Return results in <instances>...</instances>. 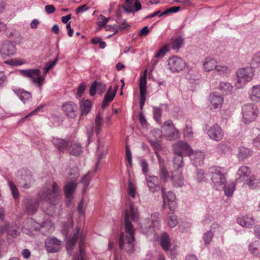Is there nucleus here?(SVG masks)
Instances as JSON below:
<instances>
[{"mask_svg": "<svg viewBox=\"0 0 260 260\" xmlns=\"http://www.w3.org/2000/svg\"><path fill=\"white\" fill-rule=\"evenodd\" d=\"M164 136L168 140L172 141L176 140L179 137V132L175 126H172L170 128H166L163 129Z\"/></svg>", "mask_w": 260, "mask_h": 260, "instance_id": "412c9836", "label": "nucleus"}, {"mask_svg": "<svg viewBox=\"0 0 260 260\" xmlns=\"http://www.w3.org/2000/svg\"><path fill=\"white\" fill-rule=\"evenodd\" d=\"M153 109L154 118L155 120H156L158 122L160 119V118L162 114L161 109L159 107H154Z\"/></svg>", "mask_w": 260, "mask_h": 260, "instance_id": "bf43d9fd", "label": "nucleus"}, {"mask_svg": "<svg viewBox=\"0 0 260 260\" xmlns=\"http://www.w3.org/2000/svg\"><path fill=\"white\" fill-rule=\"evenodd\" d=\"M60 189L56 182H53L52 188H45L39 193L41 200L48 202L51 204H55L60 196Z\"/></svg>", "mask_w": 260, "mask_h": 260, "instance_id": "f03ea898", "label": "nucleus"}, {"mask_svg": "<svg viewBox=\"0 0 260 260\" xmlns=\"http://www.w3.org/2000/svg\"><path fill=\"white\" fill-rule=\"evenodd\" d=\"M79 240V250L81 254V260H83L82 254L83 253V246L85 241V236L80 232V228L77 227L74 231L72 237H69L66 243V248L69 254L71 255V251L76 244V241Z\"/></svg>", "mask_w": 260, "mask_h": 260, "instance_id": "20e7f679", "label": "nucleus"}, {"mask_svg": "<svg viewBox=\"0 0 260 260\" xmlns=\"http://www.w3.org/2000/svg\"><path fill=\"white\" fill-rule=\"evenodd\" d=\"M207 134L211 139L216 141H221L224 136L223 131L217 124H214L210 126Z\"/></svg>", "mask_w": 260, "mask_h": 260, "instance_id": "9d476101", "label": "nucleus"}, {"mask_svg": "<svg viewBox=\"0 0 260 260\" xmlns=\"http://www.w3.org/2000/svg\"><path fill=\"white\" fill-rule=\"evenodd\" d=\"M249 249L253 254L256 255L258 252V249L256 247V243H250L249 246Z\"/></svg>", "mask_w": 260, "mask_h": 260, "instance_id": "69168bd1", "label": "nucleus"}, {"mask_svg": "<svg viewBox=\"0 0 260 260\" xmlns=\"http://www.w3.org/2000/svg\"><path fill=\"white\" fill-rule=\"evenodd\" d=\"M54 228L50 220H46L40 224V231L44 235L52 233Z\"/></svg>", "mask_w": 260, "mask_h": 260, "instance_id": "c85d7f7f", "label": "nucleus"}, {"mask_svg": "<svg viewBox=\"0 0 260 260\" xmlns=\"http://www.w3.org/2000/svg\"><path fill=\"white\" fill-rule=\"evenodd\" d=\"M45 247L49 252H56L61 248L60 241L55 237L48 238L45 241Z\"/></svg>", "mask_w": 260, "mask_h": 260, "instance_id": "f8f14e48", "label": "nucleus"}, {"mask_svg": "<svg viewBox=\"0 0 260 260\" xmlns=\"http://www.w3.org/2000/svg\"><path fill=\"white\" fill-rule=\"evenodd\" d=\"M13 91L17 94L21 101L24 103L26 101L30 99L31 97V93L25 90L16 89H14Z\"/></svg>", "mask_w": 260, "mask_h": 260, "instance_id": "f704fd0d", "label": "nucleus"}, {"mask_svg": "<svg viewBox=\"0 0 260 260\" xmlns=\"http://www.w3.org/2000/svg\"><path fill=\"white\" fill-rule=\"evenodd\" d=\"M208 173L211 176L213 187L220 189L226 183L225 174L222 168L218 166H212L209 169Z\"/></svg>", "mask_w": 260, "mask_h": 260, "instance_id": "7ed1b4c3", "label": "nucleus"}, {"mask_svg": "<svg viewBox=\"0 0 260 260\" xmlns=\"http://www.w3.org/2000/svg\"><path fill=\"white\" fill-rule=\"evenodd\" d=\"M129 202V209H127L125 212L124 220L125 219V215L127 213L128 215V219H129V216L134 221H137L139 218V213L138 211L137 207L134 205V203L132 201ZM130 221V220H129Z\"/></svg>", "mask_w": 260, "mask_h": 260, "instance_id": "6ab92c4d", "label": "nucleus"}, {"mask_svg": "<svg viewBox=\"0 0 260 260\" xmlns=\"http://www.w3.org/2000/svg\"><path fill=\"white\" fill-rule=\"evenodd\" d=\"M159 176L161 181L166 182L169 178L170 175L168 171L163 164L160 162Z\"/></svg>", "mask_w": 260, "mask_h": 260, "instance_id": "72a5a7b5", "label": "nucleus"}, {"mask_svg": "<svg viewBox=\"0 0 260 260\" xmlns=\"http://www.w3.org/2000/svg\"><path fill=\"white\" fill-rule=\"evenodd\" d=\"M92 175L90 172H88L84 175L81 180V183L83 184V191L85 192L88 185H89Z\"/></svg>", "mask_w": 260, "mask_h": 260, "instance_id": "ea45409f", "label": "nucleus"}, {"mask_svg": "<svg viewBox=\"0 0 260 260\" xmlns=\"http://www.w3.org/2000/svg\"><path fill=\"white\" fill-rule=\"evenodd\" d=\"M183 43V39L179 37L175 39L172 42V48L174 50L179 49Z\"/></svg>", "mask_w": 260, "mask_h": 260, "instance_id": "3c124183", "label": "nucleus"}, {"mask_svg": "<svg viewBox=\"0 0 260 260\" xmlns=\"http://www.w3.org/2000/svg\"><path fill=\"white\" fill-rule=\"evenodd\" d=\"M159 213H153L151 214V219H145L141 223L142 229L146 233H151L153 231L155 227L159 225Z\"/></svg>", "mask_w": 260, "mask_h": 260, "instance_id": "0eeeda50", "label": "nucleus"}, {"mask_svg": "<svg viewBox=\"0 0 260 260\" xmlns=\"http://www.w3.org/2000/svg\"><path fill=\"white\" fill-rule=\"evenodd\" d=\"M160 243L165 251H168L170 249L171 241L169 235L167 233H164L161 235Z\"/></svg>", "mask_w": 260, "mask_h": 260, "instance_id": "c756f323", "label": "nucleus"}, {"mask_svg": "<svg viewBox=\"0 0 260 260\" xmlns=\"http://www.w3.org/2000/svg\"><path fill=\"white\" fill-rule=\"evenodd\" d=\"M118 87V85H116L113 91L111 86L108 89L107 93L104 96L102 103V107L103 109H105L108 106V103L111 102L114 99L116 94Z\"/></svg>", "mask_w": 260, "mask_h": 260, "instance_id": "aec40b11", "label": "nucleus"}, {"mask_svg": "<svg viewBox=\"0 0 260 260\" xmlns=\"http://www.w3.org/2000/svg\"><path fill=\"white\" fill-rule=\"evenodd\" d=\"M209 101L214 109L220 108L223 101L222 96L215 92L210 94Z\"/></svg>", "mask_w": 260, "mask_h": 260, "instance_id": "5701e85b", "label": "nucleus"}, {"mask_svg": "<svg viewBox=\"0 0 260 260\" xmlns=\"http://www.w3.org/2000/svg\"><path fill=\"white\" fill-rule=\"evenodd\" d=\"M252 64L255 67H258L260 64V52L254 54L252 58Z\"/></svg>", "mask_w": 260, "mask_h": 260, "instance_id": "0e129e2a", "label": "nucleus"}, {"mask_svg": "<svg viewBox=\"0 0 260 260\" xmlns=\"http://www.w3.org/2000/svg\"><path fill=\"white\" fill-rule=\"evenodd\" d=\"M52 142L53 145L60 151H63L67 149V146L69 145V141L64 139L58 138H53Z\"/></svg>", "mask_w": 260, "mask_h": 260, "instance_id": "393cba45", "label": "nucleus"}, {"mask_svg": "<svg viewBox=\"0 0 260 260\" xmlns=\"http://www.w3.org/2000/svg\"><path fill=\"white\" fill-rule=\"evenodd\" d=\"M9 185L13 197L15 199H17L19 196V193L16 185L11 181H9Z\"/></svg>", "mask_w": 260, "mask_h": 260, "instance_id": "5fc2aeb1", "label": "nucleus"}, {"mask_svg": "<svg viewBox=\"0 0 260 260\" xmlns=\"http://www.w3.org/2000/svg\"><path fill=\"white\" fill-rule=\"evenodd\" d=\"M173 151L174 154L183 155V153L186 152L189 153L191 151V149L186 142L179 141L173 145Z\"/></svg>", "mask_w": 260, "mask_h": 260, "instance_id": "ddd939ff", "label": "nucleus"}, {"mask_svg": "<svg viewBox=\"0 0 260 260\" xmlns=\"http://www.w3.org/2000/svg\"><path fill=\"white\" fill-rule=\"evenodd\" d=\"M62 226H63V230H62L63 234L66 237H67L69 234V230L72 229L73 227V222H72V221H71L69 223H66V222H63L62 223Z\"/></svg>", "mask_w": 260, "mask_h": 260, "instance_id": "6e6d98bb", "label": "nucleus"}, {"mask_svg": "<svg viewBox=\"0 0 260 260\" xmlns=\"http://www.w3.org/2000/svg\"><path fill=\"white\" fill-rule=\"evenodd\" d=\"M91 105L92 104L90 100L81 101L80 102L81 114L87 115L91 110Z\"/></svg>", "mask_w": 260, "mask_h": 260, "instance_id": "c9c22d12", "label": "nucleus"}, {"mask_svg": "<svg viewBox=\"0 0 260 260\" xmlns=\"http://www.w3.org/2000/svg\"><path fill=\"white\" fill-rule=\"evenodd\" d=\"M242 113L244 122L249 123L254 121L257 116L258 108L254 104H246L242 108Z\"/></svg>", "mask_w": 260, "mask_h": 260, "instance_id": "423d86ee", "label": "nucleus"}, {"mask_svg": "<svg viewBox=\"0 0 260 260\" xmlns=\"http://www.w3.org/2000/svg\"><path fill=\"white\" fill-rule=\"evenodd\" d=\"M191 161L196 167L200 166L203 164L205 157L204 154L201 151H190L188 153Z\"/></svg>", "mask_w": 260, "mask_h": 260, "instance_id": "2eb2a0df", "label": "nucleus"}, {"mask_svg": "<svg viewBox=\"0 0 260 260\" xmlns=\"http://www.w3.org/2000/svg\"><path fill=\"white\" fill-rule=\"evenodd\" d=\"M238 156L239 159L242 160L250 156L252 154V151L246 147H241L239 149Z\"/></svg>", "mask_w": 260, "mask_h": 260, "instance_id": "473e14b6", "label": "nucleus"}, {"mask_svg": "<svg viewBox=\"0 0 260 260\" xmlns=\"http://www.w3.org/2000/svg\"><path fill=\"white\" fill-rule=\"evenodd\" d=\"M32 179L29 175L25 176L24 178H22L21 180L19 181L21 186L24 188H29L31 186Z\"/></svg>", "mask_w": 260, "mask_h": 260, "instance_id": "79ce46f5", "label": "nucleus"}, {"mask_svg": "<svg viewBox=\"0 0 260 260\" xmlns=\"http://www.w3.org/2000/svg\"><path fill=\"white\" fill-rule=\"evenodd\" d=\"M219 89L223 94L228 95L232 93L233 86L229 82H221L219 84Z\"/></svg>", "mask_w": 260, "mask_h": 260, "instance_id": "2f4dec72", "label": "nucleus"}, {"mask_svg": "<svg viewBox=\"0 0 260 260\" xmlns=\"http://www.w3.org/2000/svg\"><path fill=\"white\" fill-rule=\"evenodd\" d=\"M245 184H246L251 189L259 187L260 178H258L253 175L250 176L246 179V183Z\"/></svg>", "mask_w": 260, "mask_h": 260, "instance_id": "7c9ffc66", "label": "nucleus"}, {"mask_svg": "<svg viewBox=\"0 0 260 260\" xmlns=\"http://www.w3.org/2000/svg\"><path fill=\"white\" fill-rule=\"evenodd\" d=\"M169 51V49L167 45H165L160 49L159 51L155 55V58H161L163 57L167 52Z\"/></svg>", "mask_w": 260, "mask_h": 260, "instance_id": "13d9d810", "label": "nucleus"}, {"mask_svg": "<svg viewBox=\"0 0 260 260\" xmlns=\"http://www.w3.org/2000/svg\"><path fill=\"white\" fill-rule=\"evenodd\" d=\"M220 188H223L224 193L226 196L230 197L233 194L235 189V184L233 182L226 185L225 184L222 187H220Z\"/></svg>", "mask_w": 260, "mask_h": 260, "instance_id": "a18cd8bd", "label": "nucleus"}, {"mask_svg": "<svg viewBox=\"0 0 260 260\" xmlns=\"http://www.w3.org/2000/svg\"><path fill=\"white\" fill-rule=\"evenodd\" d=\"M169 69L172 72H179L182 71L185 67V61L181 57L173 56L170 57L167 60Z\"/></svg>", "mask_w": 260, "mask_h": 260, "instance_id": "1a4fd4ad", "label": "nucleus"}, {"mask_svg": "<svg viewBox=\"0 0 260 260\" xmlns=\"http://www.w3.org/2000/svg\"><path fill=\"white\" fill-rule=\"evenodd\" d=\"M168 224L171 228L175 227L178 223V220L177 216L174 214L172 212H171L168 214Z\"/></svg>", "mask_w": 260, "mask_h": 260, "instance_id": "de8ad7c7", "label": "nucleus"}, {"mask_svg": "<svg viewBox=\"0 0 260 260\" xmlns=\"http://www.w3.org/2000/svg\"><path fill=\"white\" fill-rule=\"evenodd\" d=\"M79 176V174L78 169L76 167L73 168L70 170L68 179L74 181L75 182Z\"/></svg>", "mask_w": 260, "mask_h": 260, "instance_id": "8fccbe9b", "label": "nucleus"}, {"mask_svg": "<svg viewBox=\"0 0 260 260\" xmlns=\"http://www.w3.org/2000/svg\"><path fill=\"white\" fill-rule=\"evenodd\" d=\"M216 65V60L211 57H206L203 61V69L206 72H207L215 69Z\"/></svg>", "mask_w": 260, "mask_h": 260, "instance_id": "b1692460", "label": "nucleus"}, {"mask_svg": "<svg viewBox=\"0 0 260 260\" xmlns=\"http://www.w3.org/2000/svg\"><path fill=\"white\" fill-rule=\"evenodd\" d=\"M128 194L133 198L135 197L136 189L133 183H132L130 181L128 182Z\"/></svg>", "mask_w": 260, "mask_h": 260, "instance_id": "680f3d73", "label": "nucleus"}, {"mask_svg": "<svg viewBox=\"0 0 260 260\" xmlns=\"http://www.w3.org/2000/svg\"><path fill=\"white\" fill-rule=\"evenodd\" d=\"M16 49L15 45L9 41H5L0 46V53L5 56H11L15 54Z\"/></svg>", "mask_w": 260, "mask_h": 260, "instance_id": "9b49d317", "label": "nucleus"}, {"mask_svg": "<svg viewBox=\"0 0 260 260\" xmlns=\"http://www.w3.org/2000/svg\"><path fill=\"white\" fill-rule=\"evenodd\" d=\"M76 187L77 184L74 181L68 182L64 186L66 197L68 199L71 198Z\"/></svg>", "mask_w": 260, "mask_h": 260, "instance_id": "cd10ccee", "label": "nucleus"}, {"mask_svg": "<svg viewBox=\"0 0 260 260\" xmlns=\"http://www.w3.org/2000/svg\"><path fill=\"white\" fill-rule=\"evenodd\" d=\"M237 222L242 226L249 228L254 224V220L252 216H244L237 219Z\"/></svg>", "mask_w": 260, "mask_h": 260, "instance_id": "bb28decb", "label": "nucleus"}, {"mask_svg": "<svg viewBox=\"0 0 260 260\" xmlns=\"http://www.w3.org/2000/svg\"><path fill=\"white\" fill-rule=\"evenodd\" d=\"M20 73L22 76L29 78L39 87L41 86L44 79L41 76L40 70L38 69L23 70L20 71Z\"/></svg>", "mask_w": 260, "mask_h": 260, "instance_id": "6e6552de", "label": "nucleus"}, {"mask_svg": "<svg viewBox=\"0 0 260 260\" xmlns=\"http://www.w3.org/2000/svg\"><path fill=\"white\" fill-rule=\"evenodd\" d=\"M171 180L174 187L182 186L184 184V178L181 172L175 170L172 172Z\"/></svg>", "mask_w": 260, "mask_h": 260, "instance_id": "4be33fe9", "label": "nucleus"}, {"mask_svg": "<svg viewBox=\"0 0 260 260\" xmlns=\"http://www.w3.org/2000/svg\"><path fill=\"white\" fill-rule=\"evenodd\" d=\"M196 179L198 182H202L206 181L205 173L203 170H197L196 173Z\"/></svg>", "mask_w": 260, "mask_h": 260, "instance_id": "864d4df0", "label": "nucleus"}, {"mask_svg": "<svg viewBox=\"0 0 260 260\" xmlns=\"http://www.w3.org/2000/svg\"><path fill=\"white\" fill-rule=\"evenodd\" d=\"M230 149V147L222 143L217 144L215 148L216 152L220 154L225 153L226 151H229Z\"/></svg>", "mask_w": 260, "mask_h": 260, "instance_id": "09e8293b", "label": "nucleus"}, {"mask_svg": "<svg viewBox=\"0 0 260 260\" xmlns=\"http://www.w3.org/2000/svg\"><path fill=\"white\" fill-rule=\"evenodd\" d=\"M215 71L217 74L221 76H226L231 72V70L226 66L216 65Z\"/></svg>", "mask_w": 260, "mask_h": 260, "instance_id": "4c0bfd02", "label": "nucleus"}, {"mask_svg": "<svg viewBox=\"0 0 260 260\" xmlns=\"http://www.w3.org/2000/svg\"><path fill=\"white\" fill-rule=\"evenodd\" d=\"M85 85L84 83L80 84L78 88V92H77V96L78 97H81L82 95L85 91Z\"/></svg>", "mask_w": 260, "mask_h": 260, "instance_id": "338daca9", "label": "nucleus"}, {"mask_svg": "<svg viewBox=\"0 0 260 260\" xmlns=\"http://www.w3.org/2000/svg\"><path fill=\"white\" fill-rule=\"evenodd\" d=\"M173 161L174 168L175 169L179 170L180 168H182L184 166L182 155L174 154Z\"/></svg>", "mask_w": 260, "mask_h": 260, "instance_id": "e433bc0d", "label": "nucleus"}, {"mask_svg": "<svg viewBox=\"0 0 260 260\" xmlns=\"http://www.w3.org/2000/svg\"><path fill=\"white\" fill-rule=\"evenodd\" d=\"M125 230L127 234L125 235L123 233L120 234L118 241L119 247L121 250L125 251L130 254L134 252L135 249L134 228L131 221L128 219V215L127 213L125 219Z\"/></svg>", "mask_w": 260, "mask_h": 260, "instance_id": "f257e3e1", "label": "nucleus"}, {"mask_svg": "<svg viewBox=\"0 0 260 260\" xmlns=\"http://www.w3.org/2000/svg\"><path fill=\"white\" fill-rule=\"evenodd\" d=\"M146 179L147 185L151 192H157L163 188L159 185V180L157 176L146 175Z\"/></svg>", "mask_w": 260, "mask_h": 260, "instance_id": "4468645a", "label": "nucleus"}, {"mask_svg": "<svg viewBox=\"0 0 260 260\" xmlns=\"http://www.w3.org/2000/svg\"><path fill=\"white\" fill-rule=\"evenodd\" d=\"M62 109L67 115L72 118H75L77 113V106L75 104L68 102L62 106Z\"/></svg>", "mask_w": 260, "mask_h": 260, "instance_id": "a211bd4d", "label": "nucleus"}, {"mask_svg": "<svg viewBox=\"0 0 260 260\" xmlns=\"http://www.w3.org/2000/svg\"><path fill=\"white\" fill-rule=\"evenodd\" d=\"M161 193L163 198L164 204H165L166 201L167 200L168 202L173 203L176 200V196L172 191H168L167 193H165V189L164 188H161Z\"/></svg>", "mask_w": 260, "mask_h": 260, "instance_id": "58836bf2", "label": "nucleus"}, {"mask_svg": "<svg viewBox=\"0 0 260 260\" xmlns=\"http://www.w3.org/2000/svg\"><path fill=\"white\" fill-rule=\"evenodd\" d=\"M58 59V57H56V58H54V59L52 61L47 62L45 64V66L44 67V70H45V73H47V72H48L56 64Z\"/></svg>", "mask_w": 260, "mask_h": 260, "instance_id": "052dcab7", "label": "nucleus"}, {"mask_svg": "<svg viewBox=\"0 0 260 260\" xmlns=\"http://www.w3.org/2000/svg\"><path fill=\"white\" fill-rule=\"evenodd\" d=\"M135 0H125V3L122 5V8L124 9V12L127 13L134 12L133 5Z\"/></svg>", "mask_w": 260, "mask_h": 260, "instance_id": "a19ab883", "label": "nucleus"}, {"mask_svg": "<svg viewBox=\"0 0 260 260\" xmlns=\"http://www.w3.org/2000/svg\"><path fill=\"white\" fill-rule=\"evenodd\" d=\"M97 87L99 88L100 87L102 89L104 90L105 89L106 85L102 83H98L96 81H94L90 87L89 93L91 96H93L95 94Z\"/></svg>", "mask_w": 260, "mask_h": 260, "instance_id": "c03bdc74", "label": "nucleus"}, {"mask_svg": "<svg viewBox=\"0 0 260 260\" xmlns=\"http://www.w3.org/2000/svg\"><path fill=\"white\" fill-rule=\"evenodd\" d=\"M69 153L74 156L80 155L82 152V147L80 144L76 142H71L70 146L67 148Z\"/></svg>", "mask_w": 260, "mask_h": 260, "instance_id": "a878e982", "label": "nucleus"}, {"mask_svg": "<svg viewBox=\"0 0 260 260\" xmlns=\"http://www.w3.org/2000/svg\"><path fill=\"white\" fill-rule=\"evenodd\" d=\"M236 75L237 82L236 86L237 88H240L252 79L254 73L252 69L246 68L238 70L236 73Z\"/></svg>", "mask_w": 260, "mask_h": 260, "instance_id": "39448f33", "label": "nucleus"}, {"mask_svg": "<svg viewBox=\"0 0 260 260\" xmlns=\"http://www.w3.org/2000/svg\"><path fill=\"white\" fill-rule=\"evenodd\" d=\"M118 26L117 25H107L106 28V30L107 31H114V32L108 36V38H110L112 37L113 35H115V34L117 33L118 31Z\"/></svg>", "mask_w": 260, "mask_h": 260, "instance_id": "e2e57ef3", "label": "nucleus"}, {"mask_svg": "<svg viewBox=\"0 0 260 260\" xmlns=\"http://www.w3.org/2000/svg\"><path fill=\"white\" fill-rule=\"evenodd\" d=\"M45 10L47 14H50L53 13L55 12V8L53 5H48L45 6Z\"/></svg>", "mask_w": 260, "mask_h": 260, "instance_id": "774afa93", "label": "nucleus"}, {"mask_svg": "<svg viewBox=\"0 0 260 260\" xmlns=\"http://www.w3.org/2000/svg\"><path fill=\"white\" fill-rule=\"evenodd\" d=\"M125 158L126 160L128 161L129 167H132V155L131 150L128 146L126 145L125 147Z\"/></svg>", "mask_w": 260, "mask_h": 260, "instance_id": "4d7b16f0", "label": "nucleus"}, {"mask_svg": "<svg viewBox=\"0 0 260 260\" xmlns=\"http://www.w3.org/2000/svg\"><path fill=\"white\" fill-rule=\"evenodd\" d=\"M102 120V115L99 112L97 114L95 119V131L96 135H99L101 132Z\"/></svg>", "mask_w": 260, "mask_h": 260, "instance_id": "49530a36", "label": "nucleus"}, {"mask_svg": "<svg viewBox=\"0 0 260 260\" xmlns=\"http://www.w3.org/2000/svg\"><path fill=\"white\" fill-rule=\"evenodd\" d=\"M25 211L29 214H34L39 206V202L36 200L25 199L24 201Z\"/></svg>", "mask_w": 260, "mask_h": 260, "instance_id": "dca6fc26", "label": "nucleus"}, {"mask_svg": "<svg viewBox=\"0 0 260 260\" xmlns=\"http://www.w3.org/2000/svg\"><path fill=\"white\" fill-rule=\"evenodd\" d=\"M213 237V234L211 231H207L203 234V238L204 244L208 245L212 241Z\"/></svg>", "mask_w": 260, "mask_h": 260, "instance_id": "603ef678", "label": "nucleus"}, {"mask_svg": "<svg viewBox=\"0 0 260 260\" xmlns=\"http://www.w3.org/2000/svg\"><path fill=\"white\" fill-rule=\"evenodd\" d=\"M250 99L252 101H256L255 99H260V85L253 86L250 94Z\"/></svg>", "mask_w": 260, "mask_h": 260, "instance_id": "37998d69", "label": "nucleus"}, {"mask_svg": "<svg viewBox=\"0 0 260 260\" xmlns=\"http://www.w3.org/2000/svg\"><path fill=\"white\" fill-rule=\"evenodd\" d=\"M251 173V169L247 166H241L237 171L236 181L237 182H242L249 176Z\"/></svg>", "mask_w": 260, "mask_h": 260, "instance_id": "f3484780", "label": "nucleus"}]
</instances>
